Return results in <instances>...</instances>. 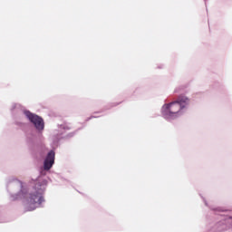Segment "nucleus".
<instances>
[{
    "label": "nucleus",
    "instance_id": "1",
    "mask_svg": "<svg viewBox=\"0 0 232 232\" xmlns=\"http://www.w3.org/2000/svg\"><path fill=\"white\" fill-rule=\"evenodd\" d=\"M189 104V99L186 96H179L178 101L166 104L162 108V113L166 119H173L179 116V112Z\"/></svg>",
    "mask_w": 232,
    "mask_h": 232
},
{
    "label": "nucleus",
    "instance_id": "2",
    "mask_svg": "<svg viewBox=\"0 0 232 232\" xmlns=\"http://www.w3.org/2000/svg\"><path fill=\"white\" fill-rule=\"evenodd\" d=\"M24 115L25 117H27L30 122L34 124L36 130H38L39 131H43V130H44V121L43 120V118L34 113L30 112V111H24Z\"/></svg>",
    "mask_w": 232,
    "mask_h": 232
},
{
    "label": "nucleus",
    "instance_id": "3",
    "mask_svg": "<svg viewBox=\"0 0 232 232\" xmlns=\"http://www.w3.org/2000/svg\"><path fill=\"white\" fill-rule=\"evenodd\" d=\"M44 201V198H43V196L39 194L31 195L25 204L26 211H34V209H35L36 208L35 204H43Z\"/></svg>",
    "mask_w": 232,
    "mask_h": 232
},
{
    "label": "nucleus",
    "instance_id": "4",
    "mask_svg": "<svg viewBox=\"0 0 232 232\" xmlns=\"http://www.w3.org/2000/svg\"><path fill=\"white\" fill-rule=\"evenodd\" d=\"M53 162H55V152L53 150H51L44 162V168L46 171L48 169H51L53 166Z\"/></svg>",
    "mask_w": 232,
    "mask_h": 232
}]
</instances>
